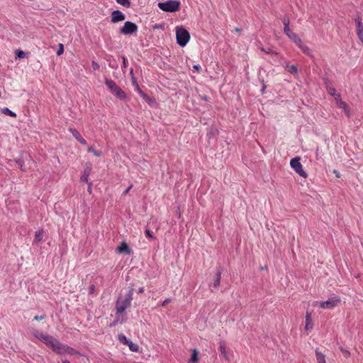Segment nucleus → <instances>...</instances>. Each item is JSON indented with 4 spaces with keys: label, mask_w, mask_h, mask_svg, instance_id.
<instances>
[{
    "label": "nucleus",
    "mask_w": 363,
    "mask_h": 363,
    "mask_svg": "<svg viewBox=\"0 0 363 363\" xmlns=\"http://www.w3.org/2000/svg\"><path fill=\"white\" fill-rule=\"evenodd\" d=\"M94 290H95V286L94 284H91L89 287V294H93L94 293Z\"/></svg>",
    "instance_id": "42"
},
{
    "label": "nucleus",
    "mask_w": 363,
    "mask_h": 363,
    "mask_svg": "<svg viewBox=\"0 0 363 363\" xmlns=\"http://www.w3.org/2000/svg\"><path fill=\"white\" fill-rule=\"evenodd\" d=\"M1 112L6 116H9L11 117H16V114L14 112H13L12 111H11L9 108H2Z\"/></svg>",
    "instance_id": "26"
},
{
    "label": "nucleus",
    "mask_w": 363,
    "mask_h": 363,
    "mask_svg": "<svg viewBox=\"0 0 363 363\" xmlns=\"http://www.w3.org/2000/svg\"><path fill=\"white\" fill-rule=\"evenodd\" d=\"M122 59H123V67H127L128 60L125 57H123V56H122Z\"/></svg>",
    "instance_id": "47"
},
{
    "label": "nucleus",
    "mask_w": 363,
    "mask_h": 363,
    "mask_svg": "<svg viewBox=\"0 0 363 363\" xmlns=\"http://www.w3.org/2000/svg\"><path fill=\"white\" fill-rule=\"evenodd\" d=\"M193 69L200 72L201 71V67L199 65H194L193 66Z\"/></svg>",
    "instance_id": "46"
},
{
    "label": "nucleus",
    "mask_w": 363,
    "mask_h": 363,
    "mask_svg": "<svg viewBox=\"0 0 363 363\" xmlns=\"http://www.w3.org/2000/svg\"><path fill=\"white\" fill-rule=\"evenodd\" d=\"M133 84L135 86V90H136L137 89V84H138L136 79L134 77H133Z\"/></svg>",
    "instance_id": "51"
},
{
    "label": "nucleus",
    "mask_w": 363,
    "mask_h": 363,
    "mask_svg": "<svg viewBox=\"0 0 363 363\" xmlns=\"http://www.w3.org/2000/svg\"><path fill=\"white\" fill-rule=\"evenodd\" d=\"M145 235L147 237H148L150 238H152V239L154 238L152 233L149 229L145 230Z\"/></svg>",
    "instance_id": "40"
},
{
    "label": "nucleus",
    "mask_w": 363,
    "mask_h": 363,
    "mask_svg": "<svg viewBox=\"0 0 363 363\" xmlns=\"http://www.w3.org/2000/svg\"><path fill=\"white\" fill-rule=\"evenodd\" d=\"M28 52H26L23 50H18L16 51V59H22L26 57L28 55Z\"/></svg>",
    "instance_id": "25"
},
{
    "label": "nucleus",
    "mask_w": 363,
    "mask_h": 363,
    "mask_svg": "<svg viewBox=\"0 0 363 363\" xmlns=\"http://www.w3.org/2000/svg\"><path fill=\"white\" fill-rule=\"evenodd\" d=\"M133 187V184H130L123 192V195H126L129 191L132 189Z\"/></svg>",
    "instance_id": "48"
},
{
    "label": "nucleus",
    "mask_w": 363,
    "mask_h": 363,
    "mask_svg": "<svg viewBox=\"0 0 363 363\" xmlns=\"http://www.w3.org/2000/svg\"><path fill=\"white\" fill-rule=\"evenodd\" d=\"M264 268H267V266L262 267V269H264Z\"/></svg>",
    "instance_id": "61"
},
{
    "label": "nucleus",
    "mask_w": 363,
    "mask_h": 363,
    "mask_svg": "<svg viewBox=\"0 0 363 363\" xmlns=\"http://www.w3.org/2000/svg\"><path fill=\"white\" fill-rule=\"evenodd\" d=\"M264 268H267V266L262 267V269H264Z\"/></svg>",
    "instance_id": "59"
},
{
    "label": "nucleus",
    "mask_w": 363,
    "mask_h": 363,
    "mask_svg": "<svg viewBox=\"0 0 363 363\" xmlns=\"http://www.w3.org/2000/svg\"><path fill=\"white\" fill-rule=\"evenodd\" d=\"M294 42L296 43V45L298 46L300 49L301 48V47L304 45L301 39L298 36L294 40Z\"/></svg>",
    "instance_id": "37"
},
{
    "label": "nucleus",
    "mask_w": 363,
    "mask_h": 363,
    "mask_svg": "<svg viewBox=\"0 0 363 363\" xmlns=\"http://www.w3.org/2000/svg\"><path fill=\"white\" fill-rule=\"evenodd\" d=\"M177 43L181 47H184L190 39V34L183 27H177L176 29Z\"/></svg>",
    "instance_id": "3"
},
{
    "label": "nucleus",
    "mask_w": 363,
    "mask_h": 363,
    "mask_svg": "<svg viewBox=\"0 0 363 363\" xmlns=\"http://www.w3.org/2000/svg\"><path fill=\"white\" fill-rule=\"evenodd\" d=\"M222 272H223V269L221 267H218L217 269V272L215 275L214 280H213V287L214 288H218L220 286Z\"/></svg>",
    "instance_id": "17"
},
{
    "label": "nucleus",
    "mask_w": 363,
    "mask_h": 363,
    "mask_svg": "<svg viewBox=\"0 0 363 363\" xmlns=\"http://www.w3.org/2000/svg\"><path fill=\"white\" fill-rule=\"evenodd\" d=\"M64 52V45L62 43L59 44V48L57 51V55L60 56Z\"/></svg>",
    "instance_id": "38"
},
{
    "label": "nucleus",
    "mask_w": 363,
    "mask_h": 363,
    "mask_svg": "<svg viewBox=\"0 0 363 363\" xmlns=\"http://www.w3.org/2000/svg\"><path fill=\"white\" fill-rule=\"evenodd\" d=\"M357 36L361 42L363 43V31L357 32Z\"/></svg>",
    "instance_id": "43"
},
{
    "label": "nucleus",
    "mask_w": 363,
    "mask_h": 363,
    "mask_svg": "<svg viewBox=\"0 0 363 363\" xmlns=\"http://www.w3.org/2000/svg\"><path fill=\"white\" fill-rule=\"evenodd\" d=\"M290 165L301 177L303 178H306L308 177V174L303 169V166L300 162V157H296L291 159L290 161Z\"/></svg>",
    "instance_id": "5"
},
{
    "label": "nucleus",
    "mask_w": 363,
    "mask_h": 363,
    "mask_svg": "<svg viewBox=\"0 0 363 363\" xmlns=\"http://www.w3.org/2000/svg\"><path fill=\"white\" fill-rule=\"evenodd\" d=\"M315 356L318 363H326L325 359V354L320 352L318 349L315 350Z\"/></svg>",
    "instance_id": "20"
},
{
    "label": "nucleus",
    "mask_w": 363,
    "mask_h": 363,
    "mask_svg": "<svg viewBox=\"0 0 363 363\" xmlns=\"http://www.w3.org/2000/svg\"><path fill=\"white\" fill-rule=\"evenodd\" d=\"M335 101H336L337 106L339 108H342L344 110L345 115L348 118H350V108L345 101H342L340 94L337 95V96L335 97Z\"/></svg>",
    "instance_id": "9"
},
{
    "label": "nucleus",
    "mask_w": 363,
    "mask_h": 363,
    "mask_svg": "<svg viewBox=\"0 0 363 363\" xmlns=\"http://www.w3.org/2000/svg\"><path fill=\"white\" fill-rule=\"evenodd\" d=\"M67 345L61 343L58 340L55 342V345L52 348V351L56 354L62 355L67 353Z\"/></svg>",
    "instance_id": "12"
},
{
    "label": "nucleus",
    "mask_w": 363,
    "mask_h": 363,
    "mask_svg": "<svg viewBox=\"0 0 363 363\" xmlns=\"http://www.w3.org/2000/svg\"><path fill=\"white\" fill-rule=\"evenodd\" d=\"M198 354H199V352L198 351L195 349L193 350V352H192V354H191V358L189 359V363H196L198 362Z\"/></svg>",
    "instance_id": "23"
},
{
    "label": "nucleus",
    "mask_w": 363,
    "mask_h": 363,
    "mask_svg": "<svg viewBox=\"0 0 363 363\" xmlns=\"http://www.w3.org/2000/svg\"><path fill=\"white\" fill-rule=\"evenodd\" d=\"M91 172V168H86L84 171L82 176L81 177L82 182H88V177Z\"/></svg>",
    "instance_id": "24"
},
{
    "label": "nucleus",
    "mask_w": 363,
    "mask_h": 363,
    "mask_svg": "<svg viewBox=\"0 0 363 363\" xmlns=\"http://www.w3.org/2000/svg\"><path fill=\"white\" fill-rule=\"evenodd\" d=\"M327 89H328V92L330 95L334 96V98L335 99V97L337 96V95H338L339 94H337L336 93V89L333 87V86H327Z\"/></svg>",
    "instance_id": "32"
},
{
    "label": "nucleus",
    "mask_w": 363,
    "mask_h": 363,
    "mask_svg": "<svg viewBox=\"0 0 363 363\" xmlns=\"http://www.w3.org/2000/svg\"><path fill=\"white\" fill-rule=\"evenodd\" d=\"M289 71L291 74H296L298 72V69L295 65H292L289 67Z\"/></svg>",
    "instance_id": "39"
},
{
    "label": "nucleus",
    "mask_w": 363,
    "mask_h": 363,
    "mask_svg": "<svg viewBox=\"0 0 363 363\" xmlns=\"http://www.w3.org/2000/svg\"><path fill=\"white\" fill-rule=\"evenodd\" d=\"M264 268H267V266L262 267V269H264Z\"/></svg>",
    "instance_id": "60"
},
{
    "label": "nucleus",
    "mask_w": 363,
    "mask_h": 363,
    "mask_svg": "<svg viewBox=\"0 0 363 363\" xmlns=\"http://www.w3.org/2000/svg\"><path fill=\"white\" fill-rule=\"evenodd\" d=\"M136 91L146 101V102L148 103L149 104H152L155 103V99L151 98V97H150L143 91H142L138 84H137V89H136Z\"/></svg>",
    "instance_id": "16"
},
{
    "label": "nucleus",
    "mask_w": 363,
    "mask_h": 363,
    "mask_svg": "<svg viewBox=\"0 0 363 363\" xmlns=\"http://www.w3.org/2000/svg\"><path fill=\"white\" fill-rule=\"evenodd\" d=\"M91 183H89V188H88V191H89V193H91Z\"/></svg>",
    "instance_id": "54"
},
{
    "label": "nucleus",
    "mask_w": 363,
    "mask_h": 363,
    "mask_svg": "<svg viewBox=\"0 0 363 363\" xmlns=\"http://www.w3.org/2000/svg\"><path fill=\"white\" fill-rule=\"evenodd\" d=\"M118 339L120 342L128 345L130 351L138 352L139 350V346L136 343L133 342L130 340L127 339L125 335H118Z\"/></svg>",
    "instance_id": "7"
},
{
    "label": "nucleus",
    "mask_w": 363,
    "mask_h": 363,
    "mask_svg": "<svg viewBox=\"0 0 363 363\" xmlns=\"http://www.w3.org/2000/svg\"><path fill=\"white\" fill-rule=\"evenodd\" d=\"M203 99H204L205 101H208V98H207V96H204V97H203Z\"/></svg>",
    "instance_id": "57"
},
{
    "label": "nucleus",
    "mask_w": 363,
    "mask_h": 363,
    "mask_svg": "<svg viewBox=\"0 0 363 363\" xmlns=\"http://www.w3.org/2000/svg\"><path fill=\"white\" fill-rule=\"evenodd\" d=\"M345 356L347 357L350 355V352L347 350H341Z\"/></svg>",
    "instance_id": "50"
},
{
    "label": "nucleus",
    "mask_w": 363,
    "mask_h": 363,
    "mask_svg": "<svg viewBox=\"0 0 363 363\" xmlns=\"http://www.w3.org/2000/svg\"><path fill=\"white\" fill-rule=\"evenodd\" d=\"M43 240V231L38 230L35 233L34 242H38Z\"/></svg>",
    "instance_id": "30"
},
{
    "label": "nucleus",
    "mask_w": 363,
    "mask_h": 363,
    "mask_svg": "<svg viewBox=\"0 0 363 363\" xmlns=\"http://www.w3.org/2000/svg\"><path fill=\"white\" fill-rule=\"evenodd\" d=\"M87 151L89 152H92L96 157H100L101 155V152L96 150L92 146L89 147Z\"/></svg>",
    "instance_id": "33"
},
{
    "label": "nucleus",
    "mask_w": 363,
    "mask_h": 363,
    "mask_svg": "<svg viewBox=\"0 0 363 363\" xmlns=\"http://www.w3.org/2000/svg\"><path fill=\"white\" fill-rule=\"evenodd\" d=\"M180 2L177 0H168L158 3V7L163 11L174 13L180 9Z\"/></svg>",
    "instance_id": "2"
},
{
    "label": "nucleus",
    "mask_w": 363,
    "mask_h": 363,
    "mask_svg": "<svg viewBox=\"0 0 363 363\" xmlns=\"http://www.w3.org/2000/svg\"><path fill=\"white\" fill-rule=\"evenodd\" d=\"M62 363H70V362L67 359H62Z\"/></svg>",
    "instance_id": "55"
},
{
    "label": "nucleus",
    "mask_w": 363,
    "mask_h": 363,
    "mask_svg": "<svg viewBox=\"0 0 363 363\" xmlns=\"http://www.w3.org/2000/svg\"><path fill=\"white\" fill-rule=\"evenodd\" d=\"M69 130L72 134V136L82 145H86L87 144L86 141L82 137L77 130L75 128H69Z\"/></svg>",
    "instance_id": "13"
},
{
    "label": "nucleus",
    "mask_w": 363,
    "mask_h": 363,
    "mask_svg": "<svg viewBox=\"0 0 363 363\" xmlns=\"http://www.w3.org/2000/svg\"><path fill=\"white\" fill-rule=\"evenodd\" d=\"M340 298L338 296H334L331 299L320 303V306L323 308L332 309L340 303Z\"/></svg>",
    "instance_id": "8"
},
{
    "label": "nucleus",
    "mask_w": 363,
    "mask_h": 363,
    "mask_svg": "<svg viewBox=\"0 0 363 363\" xmlns=\"http://www.w3.org/2000/svg\"><path fill=\"white\" fill-rule=\"evenodd\" d=\"M219 350L221 353V355L225 358L227 359V354L225 351V345L223 342H220L219 345Z\"/></svg>",
    "instance_id": "28"
},
{
    "label": "nucleus",
    "mask_w": 363,
    "mask_h": 363,
    "mask_svg": "<svg viewBox=\"0 0 363 363\" xmlns=\"http://www.w3.org/2000/svg\"><path fill=\"white\" fill-rule=\"evenodd\" d=\"M91 66L94 70H97L99 69V65L95 61H92Z\"/></svg>",
    "instance_id": "41"
},
{
    "label": "nucleus",
    "mask_w": 363,
    "mask_h": 363,
    "mask_svg": "<svg viewBox=\"0 0 363 363\" xmlns=\"http://www.w3.org/2000/svg\"><path fill=\"white\" fill-rule=\"evenodd\" d=\"M301 50L307 55L310 56V57H313V54H312V51L311 50V49L306 46V45H303V47H301Z\"/></svg>",
    "instance_id": "31"
},
{
    "label": "nucleus",
    "mask_w": 363,
    "mask_h": 363,
    "mask_svg": "<svg viewBox=\"0 0 363 363\" xmlns=\"http://www.w3.org/2000/svg\"><path fill=\"white\" fill-rule=\"evenodd\" d=\"M138 26L131 21H125L120 29V33L123 35H132L138 31Z\"/></svg>",
    "instance_id": "6"
},
{
    "label": "nucleus",
    "mask_w": 363,
    "mask_h": 363,
    "mask_svg": "<svg viewBox=\"0 0 363 363\" xmlns=\"http://www.w3.org/2000/svg\"><path fill=\"white\" fill-rule=\"evenodd\" d=\"M104 82L106 86L116 97L121 101L128 100L127 94L116 84L113 80L106 78Z\"/></svg>",
    "instance_id": "1"
},
{
    "label": "nucleus",
    "mask_w": 363,
    "mask_h": 363,
    "mask_svg": "<svg viewBox=\"0 0 363 363\" xmlns=\"http://www.w3.org/2000/svg\"><path fill=\"white\" fill-rule=\"evenodd\" d=\"M171 301H172V300H171V298H166V299L162 302V306H167L169 303H170V302H171Z\"/></svg>",
    "instance_id": "44"
},
{
    "label": "nucleus",
    "mask_w": 363,
    "mask_h": 363,
    "mask_svg": "<svg viewBox=\"0 0 363 363\" xmlns=\"http://www.w3.org/2000/svg\"><path fill=\"white\" fill-rule=\"evenodd\" d=\"M125 18V15L122 13L119 10H115L112 11L111 14V22L112 23H116L120 21H124Z\"/></svg>",
    "instance_id": "11"
},
{
    "label": "nucleus",
    "mask_w": 363,
    "mask_h": 363,
    "mask_svg": "<svg viewBox=\"0 0 363 363\" xmlns=\"http://www.w3.org/2000/svg\"><path fill=\"white\" fill-rule=\"evenodd\" d=\"M45 318V315H40V316L35 315V316L34 317V320H43Z\"/></svg>",
    "instance_id": "45"
},
{
    "label": "nucleus",
    "mask_w": 363,
    "mask_h": 363,
    "mask_svg": "<svg viewBox=\"0 0 363 363\" xmlns=\"http://www.w3.org/2000/svg\"><path fill=\"white\" fill-rule=\"evenodd\" d=\"M284 32L289 37V38H290L293 41L298 37V35L292 32L290 28H289L288 30H284Z\"/></svg>",
    "instance_id": "21"
},
{
    "label": "nucleus",
    "mask_w": 363,
    "mask_h": 363,
    "mask_svg": "<svg viewBox=\"0 0 363 363\" xmlns=\"http://www.w3.org/2000/svg\"><path fill=\"white\" fill-rule=\"evenodd\" d=\"M333 173L335 174L337 178H340V172L337 169H334L333 170Z\"/></svg>",
    "instance_id": "49"
},
{
    "label": "nucleus",
    "mask_w": 363,
    "mask_h": 363,
    "mask_svg": "<svg viewBox=\"0 0 363 363\" xmlns=\"http://www.w3.org/2000/svg\"><path fill=\"white\" fill-rule=\"evenodd\" d=\"M282 22L284 24V30H285V29L288 30V28H289V23H290V20H289V16H284V18H282Z\"/></svg>",
    "instance_id": "29"
},
{
    "label": "nucleus",
    "mask_w": 363,
    "mask_h": 363,
    "mask_svg": "<svg viewBox=\"0 0 363 363\" xmlns=\"http://www.w3.org/2000/svg\"><path fill=\"white\" fill-rule=\"evenodd\" d=\"M130 303L125 302V299L124 298L123 301H121V298H119L116 302V311L117 313H123L125 310L130 306Z\"/></svg>",
    "instance_id": "10"
},
{
    "label": "nucleus",
    "mask_w": 363,
    "mask_h": 363,
    "mask_svg": "<svg viewBox=\"0 0 363 363\" xmlns=\"http://www.w3.org/2000/svg\"><path fill=\"white\" fill-rule=\"evenodd\" d=\"M133 286L130 287L128 292L125 296V302H129L131 303V301L133 300Z\"/></svg>",
    "instance_id": "22"
},
{
    "label": "nucleus",
    "mask_w": 363,
    "mask_h": 363,
    "mask_svg": "<svg viewBox=\"0 0 363 363\" xmlns=\"http://www.w3.org/2000/svg\"><path fill=\"white\" fill-rule=\"evenodd\" d=\"M262 50H263L264 52H265L266 53H270V52H271V50H270V49H268V50L262 49Z\"/></svg>",
    "instance_id": "53"
},
{
    "label": "nucleus",
    "mask_w": 363,
    "mask_h": 363,
    "mask_svg": "<svg viewBox=\"0 0 363 363\" xmlns=\"http://www.w3.org/2000/svg\"><path fill=\"white\" fill-rule=\"evenodd\" d=\"M143 292H144V287H140L138 289V294H142Z\"/></svg>",
    "instance_id": "52"
},
{
    "label": "nucleus",
    "mask_w": 363,
    "mask_h": 363,
    "mask_svg": "<svg viewBox=\"0 0 363 363\" xmlns=\"http://www.w3.org/2000/svg\"><path fill=\"white\" fill-rule=\"evenodd\" d=\"M127 320V317L125 315H123L121 313H117L116 312V318L113 322L110 323V327L116 326L118 323H123Z\"/></svg>",
    "instance_id": "14"
},
{
    "label": "nucleus",
    "mask_w": 363,
    "mask_h": 363,
    "mask_svg": "<svg viewBox=\"0 0 363 363\" xmlns=\"http://www.w3.org/2000/svg\"><path fill=\"white\" fill-rule=\"evenodd\" d=\"M235 30H236V31H240V29H239V28H235Z\"/></svg>",
    "instance_id": "58"
},
{
    "label": "nucleus",
    "mask_w": 363,
    "mask_h": 363,
    "mask_svg": "<svg viewBox=\"0 0 363 363\" xmlns=\"http://www.w3.org/2000/svg\"><path fill=\"white\" fill-rule=\"evenodd\" d=\"M116 252L118 253H125L127 255H130L131 253V249L129 247L128 244L125 242H123L117 248Z\"/></svg>",
    "instance_id": "15"
},
{
    "label": "nucleus",
    "mask_w": 363,
    "mask_h": 363,
    "mask_svg": "<svg viewBox=\"0 0 363 363\" xmlns=\"http://www.w3.org/2000/svg\"><path fill=\"white\" fill-rule=\"evenodd\" d=\"M265 88H266V86H265V85H263L262 89V93L264 92V89H265Z\"/></svg>",
    "instance_id": "56"
},
{
    "label": "nucleus",
    "mask_w": 363,
    "mask_h": 363,
    "mask_svg": "<svg viewBox=\"0 0 363 363\" xmlns=\"http://www.w3.org/2000/svg\"><path fill=\"white\" fill-rule=\"evenodd\" d=\"M313 328V324L311 323V312L309 311H306V325L305 329L310 330Z\"/></svg>",
    "instance_id": "18"
},
{
    "label": "nucleus",
    "mask_w": 363,
    "mask_h": 363,
    "mask_svg": "<svg viewBox=\"0 0 363 363\" xmlns=\"http://www.w3.org/2000/svg\"><path fill=\"white\" fill-rule=\"evenodd\" d=\"M16 162L18 164V167L22 170L26 171V168L24 167V162L21 158H18L16 160Z\"/></svg>",
    "instance_id": "35"
},
{
    "label": "nucleus",
    "mask_w": 363,
    "mask_h": 363,
    "mask_svg": "<svg viewBox=\"0 0 363 363\" xmlns=\"http://www.w3.org/2000/svg\"><path fill=\"white\" fill-rule=\"evenodd\" d=\"M354 21L356 23L357 26V32L358 31H363V23L362 22V17L360 15V13H357V16L354 18Z\"/></svg>",
    "instance_id": "19"
},
{
    "label": "nucleus",
    "mask_w": 363,
    "mask_h": 363,
    "mask_svg": "<svg viewBox=\"0 0 363 363\" xmlns=\"http://www.w3.org/2000/svg\"><path fill=\"white\" fill-rule=\"evenodd\" d=\"M116 1L125 8H130L131 6L130 0H116Z\"/></svg>",
    "instance_id": "27"
},
{
    "label": "nucleus",
    "mask_w": 363,
    "mask_h": 363,
    "mask_svg": "<svg viewBox=\"0 0 363 363\" xmlns=\"http://www.w3.org/2000/svg\"><path fill=\"white\" fill-rule=\"evenodd\" d=\"M67 354L74 355V354H80L79 352L76 351L73 347L69 346H67Z\"/></svg>",
    "instance_id": "34"
},
{
    "label": "nucleus",
    "mask_w": 363,
    "mask_h": 363,
    "mask_svg": "<svg viewBox=\"0 0 363 363\" xmlns=\"http://www.w3.org/2000/svg\"><path fill=\"white\" fill-rule=\"evenodd\" d=\"M35 337L38 338L40 341L43 342L47 345L49 348L52 349L55 345V342H57V339L52 337V335L44 334L43 333H37L35 335Z\"/></svg>",
    "instance_id": "4"
},
{
    "label": "nucleus",
    "mask_w": 363,
    "mask_h": 363,
    "mask_svg": "<svg viewBox=\"0 0 363 363\" xmlns=\"http://www.w3.org/2000/svg\"><path fill=\"white\" fill-rule=\"evenodd\" d=\"M294 42L296 43V45L298 46L300 49L301 48V47L304 45L301 39L298 36L294 40Z\"/></svg>",
    "instance_id": "36"
}]
</instances>
